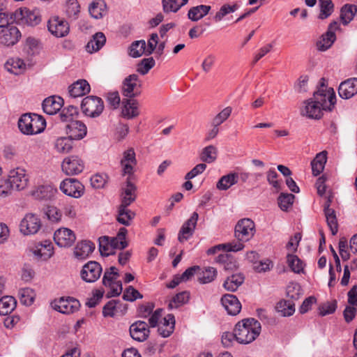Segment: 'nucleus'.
Segmentation results:
<instances>
[{
	"label": "nucleus",
	"mask_w": 357,
	"mask_h": 357,
	"mask_svg": "<svg viewBox=\"0 0 357 357\" xmlns=\"http://www.w3.org/2000/svg\"><path fill=\"white\" fill-rule=\"evenodd\" d=\"M94 244L89 241H82L75 248L74 255L78 259H84L93 251Z\"/></svg>",
	"instance_id": "nucleus-28"
},
{
	"label": "nucleus",
	"mask_w": 357,
	"mask_h": 357,
	"mask_svg": "<svg viewBox=\"0 0 357 357\" xmlns=\"http://www.w3.org/2000/svg\"><path fill=\"white\" fill-rule=\"evenodd\" d=\"M35 256L43 257L45 259L50 258L53 254V248L50 243L45 242V244H41V248L33 251Z\"/></svg>",
	"instance_id": "nucleus-60"
},
{
	"label": "nucleus",
	"mask_w": 357,
	"mask_h": 357,
	"mask_svg": "<svg viewBox=\"0 0 357 357\" xmlns=\"http://www.w3.org/2000/svg\"><path fill=\"white\" fill-rule=\"evenodd\" d=\"M66 133L71 139H81L87 132L86 126L79 121H72L66 126Z\"/></svg>",
	"instance_id": "nucleus-20"
},
{
	"label": "nucleus",
	"mask_w": 357,
	"mask_h": 357,
	"mask_svg": "<svg viewBox=\"0 0 357 357\" xmlns=\"http://www.w3.org/2000/svg\"><path fill=\"white\" fill-rule=\"evenodd\" d=\"M146 51V43L144 40H137L133 42L130 47L129 54L134 57L137 58L141 56Z\"/></svg>",
	"instance_id": "nucleus-52"
},
{
	"label": "nucleus",
	"mask_w": 357,
	"mask_h": 357,
	"mask_svg": "<svg viewBox=\"0 0 357 357\" xmlns=\"http://www.w3.org/2000/svg\"><path fill=\"white\" fill-rule=\"evenodd\" d=\"M47 218L52 222H58L61 220V213L55 206H48L45 211Z\"/></svg>",
	"instance_id": "nucleus-64"
},
{
	"label": "nucleus",
	"mask_w": 357,
	"mask_h": 357,
	"mask_svg": "<svg viewBox=\"0 0 357 357\" xmlns=\"http://www.w3.org/2000/svg\"><path fill=\"white\" fill-rule=\"evenodd\" d=\"M211 7L210 6L199 5L192 7L188 13V18L193 21L197 22L206 16L210 11Z\"/></svg>",
	"instance_id": "nucleus-34"
},
{
	"label": "nucleus",
	"mask_w": 357,
	"mask_h": 357,
	"mask_svg": "<svg viewBox=\"0 0 357 357\" xmlns=\"http://www.w3.org/2000/svg\"><path fill=\"white\" fill-rule=\"evenodd\" d=\"M217 275V271L213 267L206 268L202 273V275L199 278L200 283L206 284L215 280Z\"/></svg>",
	"instance_id": "nucleus-57"
},
{
	"label": "nucleus",
	"mask_w": 357,
	"mask_h": 357,
	"mask_svg": "<svg viewBox=\"0 0 357 357\" xmlns=\"http://www.w3.org/2000/svg\"><path fill=\"white\" fill-rule=\"evenodd\" d=\"M337 308V302L336 301H333L331 302H326L319 307V315L324 317L327 314H333Z\"/></svg>",
	"instance_id": "nucleus-62"
},
{
	"label": "nucleus",
	"mask_w": 357,
	"mask_h": 357,
	"mask_svg": "<svg viewBox=\"0 0 357 357\" xmlns=\"http://www.w3.org/2000/svg\"><path fill=\"white\" fill-rule=\"evenodd\" d=\"M122 115L128 119L137 117L139 114L138 102L133 98L123 99L122 101Z\"/></svg>",
	"instance_id": "nucleus-26"
},
{
	"label": "nucleus",
	"mask_w": 357,
	"mask_h": 357,
	"mask_svg": "<svg viewBox=\"0 0 357 357\" xmlns=\"http://www.w3.org/2000/svg\"><path fill=\"white\" fill-rule=\"evenodd\" d=\"M61 168L66 175H76L83 171L84 163L78 156L71 155L64 158Z\"/></svg>",
	"instance_id": "nucleus-10"
},
{
	"label": "nucleus",
	"mask_w": 357,
	"mask_h": 357,
	"mask_svg": "<svg viewBox=\"0 0 357 357\" xmlns=\"http://www.w3.org/2000/svg\"><path fill=\"white\" fill-rule=\"evenodd\" d=\"M232 109L231 107H227L219 112L212 121V126H219L224 123L231 115Z\"/></svg>",
	"instance_id": "nucleus-58"
},
{
	"label": "nucleus",
	"mask_w": 357,
	"mask_h": 357,
	"mask_svg": "<svg viewBox=\"0 0 357 357\" xmlns=\"http://www.w3.org/2000/svg\"><path fill=\"white\" fill-rule=\"evenodd\" d=\"M99 250L102 256H109L115 253L114 251H112L109 238L106 236L99 238Z\"/></svg>",
	"instance_id": "nucleus-55"
},
{
	"label": "nucleus",
	"mask_w": 357,
	"mask_h": 357,
	"mask_svg": "<svg viewBox=\"0 0 357 357\" xmlns=\"http://www.w3.org/2000/svg\"><path fill=\"white\" fill-rule=\"evenodd\" d=\"M47 28L52 35L58 38L66 36L70 29L68 22L59 17L50 18L47 23Z\"/></svg>",
	"instance_id": "nucleus-15"
},
{
	"label": "nucleus",
	"mask_w": 357,
	"mask_h": 357,
	"mask_svg": "<svg viewBox=\"0 0 357 357\" xmlns=\"http://www.w3.org/2000/svg\"><path fill=\"white\" fill-rule=\"evenodd\" d=\"M129 331L131 337L138 342L146 340L150 334L148 324L144 321H137L132 324Z\"/></svg>",
	"instance_id": "nucleus-17"
},
{
	"label": "nucleus",
	"mask_w": 357,
	"mask_h": 357,
	"mask_svg": "<svg viewBox=\"0 0 357 357\" xmlns=\"http://www.w3.org/2000/svg\"><path fill=\"white\" fill-rule=\"evenodd\" d=\"M80 13V6L77 0H68L66 5V14L71 21L78 19Z\"/></svg>",
	"instance_id": "nucleus-42"
},
{
	"label": "nucleus",
	"mask_w": 357,
	"mask_h": 357,
	"mask_svg": "<svg viewBox=\"0 0 357 357\" xmlns=\"http://www.w3.org/2000/svg\"><path fill=\"white\" fill-rule=\"evenodd\" d=\"M73 139L69 137H61L56 139L54 142V148L57 152L61 153H69L73 147Z\"/></svg>",
	"instance_id": "nucleus-41"
},
{
	"label": "nucleus",
	"mask_w": 357,
	"mask_h": 357,
	"mask_svg": "<svg viewBox=\"0 0 357 357\" xmlns=\"http://www.w3.org/2000/svg\"><path fill=\"white\" fill-rule=\"evenodd\" d=\"M275 309L282 317L291 316L295 311L294 303L291 301H279L275 306Z\"/></svg>",
	"instance_id": "nucleus-43"
},
{
	"label": "nucleus",
	"mask_w": 357,
	"mask_h": 357,
	"mask_svg": "<svg viewBox=\"0 0 357 357\" xmlns=\"http://www.w3.org/2000/svg\"><path fill=\"white\" fill-rule=\"evenodd\" d=\"M15 22L34 26L41 22V15L38 9L31 10L27 8H21L13 12Z\"/></svg>",
	"instance_id": "nucleus-4"
},
{
	"label": "nucleus",
	"mask_w": 357,
	"mask_h": 357,
	"mask_svg": "<svg viewBox=\"0 0 357 357\" xmlns=\"http://www.w3.org/2000/svg\"><path fill=\"white\" fill-rule=\"evenodd\" d=\"M57 189L51 185H40L32 192V196L38 200L47 201L54 197Z\"/></svg>",
	"instance_id": "nucleus-27"
},
{
	"label": "nucleus",
	"mask_w": 357,
	"mask_h": 357,
	"mask_svg": "<svg viewBox=\"0 0 357 357\" xmlns=\"http://www.w3.org/2000/svg\"><path fill=\"white\" fill-rule=\"evenodd\" d=\"M59 188L65 195L74 198L81 197L84 192V185L75 178L64 179Z\"/></svg>",
	"instance_id": "nucleus-8"
},
{
	"label": "nucleus",
	"mask_w": 357,
	"mask_h": 357,
	"mask_svg": "<svg viewBox=\"0 0 357 357\" xmlns=\"http://www.w3.org/2000/svg\"><path fill=\"white\" fill-rule=\"evenodd\" d=\"M287 294L291 301L298 300L303 294L301 287L298 283H290L287 288Z\"/></svg>",
	"instance_id": "nucleus-56"
},
{
	"label": "nucleus",
	"mask_w": 357,
	"mask_h": 357,
	"mask_svg": "<svg viewBox=\"0 0 357 357\" xmlns=\"http://www.w3.org/2000/svg\"><path fill=\"white\" fill-rule=\"evenodd\" d=\"M188 0H162L163 10L165 13L177 12Z\"/></svg>",
	"instance_id": "nucleus-44"
},
{
	"label": "nucleus",
	"mask_w": 357,
	"mask_h": 357,
	"mask_svg": "<svg viewBox=\"0 0 357 357\" xmlns=\"http://www.w3.org/2000/svg\"><path fill=\"white\" fill-rule=\"evenodd\" d=\"M341 98L349 99L357 93V78H351L342 82L338 89Z\"/></svg>",
	"instance_id": "nucleus-23"
},
{
	"label": "nucleus",
	"mask_w": 357,
	"mask_h": 357,
	"mask_svg": "<svg viewBox=\"0 0 357 357\" xmlns=\"http://www.w3.org/2000/svg\"><path fill=\"white\" fill-rule=\"evenodd\" d=\"M336 39L335 33L326 31L317 42L316 46L319 51H326L331 47Z\"/></svg>",
	"instance_id": "nucleus-37"
},
{
	"label": "nucleus",
	"mask_w": 357,
	"mask_h": 357,
	"mask_svg": "<svg viewBox=\"0 0 357 357\" xmlns=\"http://www.w3.org/2000/svg\"><path fill=\"white\" fill-rule=\"evenodd\" d=\"M295 196L290 193H281L278 197V205L281 210L287 211L293 205Z\"/></svg>",
	"instance_id": "nucleus-53"
},
{
	"label": "nucleus",
	"mask_w": 357,
	"mask_h": 357,
	"mask_svg": "<svg viewBox=\"0 0 357 357\" xmlns=\"http://www.w3.org/2000/svg\"><path fill=\"white\" fill-rule=\"evenodd\" d=\"M22 36L18 28L13 24L3 27L0 31V43L6 46L15 45Z\"/></svg>",
	"instance_id": "nucleus-14"
},
{
	"label": "nucleus",
	"mask_w": 357,
	"mask_h": 357,
	"mask_svg": "<svg viewBox=\"0 0 357 357\" xmlns=\"http://www.w3.org/2000/svg\"><path fill=\"white\" fill-rule=\"evenodd\" d=\"M326 154V151H321L317 154L316 157L311 162L312 171L314 176H317L323 172L327 160Z\"/></svg>",
	"instance_id": "nucleus-33"
},
{
	"label": "nucleus",
	"mask_w": 357,
	"mask_h": 357,
	"mask_svg": "<svg viewBox=\"0 0 357 357\" xmlns=\"http://www.w3.org/2000/svg\"><path fill=\"white\" fill-rule=\"evenodd\" d=\"M140 87L138 75H130L123 82L122 93L127 98H133L140 94Z\"/></svg>",
	"instance_id": "nucleus-9"
},
{
	"label": "nucleus",
	"mask_w": 357,
	"mask_h": 357,
	"mask_svg": "<svg viewBox=\"0 0 357 357\" xmlns=\"http://www.w3.org/2000/svg\"><path fill=\"white\" fill-rule=\"evenodd\" d=\"M327 225L333 235H335L338 231V223L335 210H328L324 212Z\"/></svg>",
	"instance_id": "nucleus-47"
},
{
	"label": "nucleus",
	"mask_w": 357,
	"mask_h": 357,
	"mask_svg": "<svg viewBox=\"0 0 357 357\" xmlns=\"http://www.w3.org/2000/svg\"><path fill=\"white\" fill-rule=\"evenodd\" d=\"M143 296L132 286H129L124 291L123 298L125 301L132 302L137 298H142Z\"/></svg>",
	"instance_id": "nucleus-63"
},
{
	"label": "nucleus",
	"mask_w": 357,
	"mask_h": 357,
	"mask_svg": "<svg viewBox=\"0 0 357 357\" xmlns=\"http://www.w3.org/2000/svg\"><path fill=\"white\" fill-rule=\"evenodd\" d=\"M135 215V213L130 209H128V207H123V205H119L116 220L119 223L129 226L130 221L134 218Z\"/></svg>",
	"instance_id": "nucleus-40"
},
{
	"label": "nucleus",
	"mask_w": 357,
	"mask_h": 357,
	"mask_svg": "<svg viewBox=\"0 0 357 357\" xmlns=\"http://www.w3.org/2000/svg\"><path fill=\"white\" fill-rule=\"evenodd\" d=\"M81 109L86 116L96 118L102 114L104 109L103 100L98 96H86L82 101Z\"/></svg>",
	"instance_id": "nucleus-5"
},
{
	"label": "nucleus",
	"mask_w": 357,
	"mask_h": 357,
	"mask_svg": "<svg viewBox=\"0 0 357 357\" xmlns=\"http://www.w3.org/2000/svg\"><path fill=\"white\" fill-rule=\"evenodd\" d=\"M102 267L95 261H90L86 264L81 271V278L86 282H94L101 275Z\"/></svg>",
	"instance_id": "nucleus-11"
},
{
	"label": "nucleus",
	"mask_w": 357,
	"mask_h": 357,
	"mask_svg": "<svg viewBox=\"0 0 357 357\" xmlns=\"http://www.w3.org/2000/svg\"><path fill=\"white\" fill-rule=\"evenodd\" d=\"M40 218L34 214L29 213L25 215L20 222V231L24 235L36 234L41 227Z\"/></svg>",
	"instance_id": "nucleus-12"
},
{
	"label": "nucleus",
	"mask_w": 357,
	"mask_h": 357,
	"mask_svg": "<svg viewBox=\"0 0 357 357\" xmlns=\"http://www.w3.org/2000/svg\"><path fill=\"white\" fill-rule=\"evenodd\" d=\"M261 324L254 318H248L238 321L234 328L236 341L241 344L253 342L261 333Z\"/></svg>",
	"instance_id": "nucleus-2"
},
{
	"label": "nucleus",
	"mask_w": 357,
	"mask_h": 357,
	"mask_svg": "<svg viewBox=\"0 0 357 357\" xmlns=\"http://www.w3.org/2000/svg\"><path fill=\"white\" fill-rule=\"evenodd\" d=\"M7 181L10 189L20 191L28 186L29 176L24 169L17 167L9 172Z\"/></svg>",
	"instance_id": "nucleus-6"
},
{
	"label": "nucleus",
	"mask_w": 357,
	"mask_h": 357,
	"mask_svg": "<svg viewBox=\"0 0 357 357\" xmlns=\"http://www.w3.org/2000/svg\"><path fill=\"white\" fill-rule=\"evenodd\" d=\"M89 12L93 18L101 19L107 13L106 3L104 0L93 1L89 6Z\"/></svg>",
	"instance_id": "nucleus-29"
},
{
	"label": "nucleus",
	"mask_w": 357,
	"mask_h": 357,
	"mask_svg": "<svg viewBox=\"0 0 357 357\" xmlns=\"http://www.w3.org/2000/svg\"><path fill=\"white\" fill-rule=\"evenodd\" d=\"M120 164L122 168V175L133 177L134 167L137 165V159L135 152L132 148L128 149L123 153Z\"/></svg>",
	"instance_id": "nucleus-13"
},
{
	"label": "nucleus",
	"mask_w": 357,
	"mask_h": 357,
	"mask_svg": "<svg viewBox=\"0 0 357 357\" xmlns=\"http://www.w3.org/2000/svg\"><path fill=\"white\" fill-rule=\"evenodd\" d=\"M132 177H128L126 181V185L122 187L121 203L123 207L129 206L134 202L137 197V187L132 182Z\"/></svg>",
	"instance_id": "nucleus-18"
},
{
	"label": "nucleus",
	"mask_w": 357,
	"mask_h": 357,
	"mask_svg": "<svg viewBox=\"0 0 357 357\" xmlns=\"http://www.w3.org/2000/svg\"><path fill=\"white\" fill-rule=\"evenodd\" d=\"M174 316L169 314L164 318L163 323L158 327V331L162 337H167L174 332Z\"/></svg>",
	"instance_id": "nucleus-31"
},
{
	"label": "nucleus",
	"mask_w": 357,
	"mask_h": 357,
	"mask_svg": "<svg viewBox=\"0 0 357 357\" xmlns=\"http://www.w3.org/2000/svg\"><path fill=\"white\" fill-rule=\"evenodd\" d=\"M75 239L74 232L68 228L59 229L54 234V240L60 247H70L74 243Z\"/></svg>",
	"instance_id": "nucleus-19"
},
{
	"label": "nucleus",
	"mask_w": 357,
	"mask_h": 357,
	"mask_svg": "<svg viewBox=\"0 0 357 357\" xmlns=\"http://www.w3.org/2000/svg\"><path fill=\"white\" fill-rule=\"evenodd\" d=\"M79 305V302L77 299L61 298L57 303L54 304V309L63 314H71L78 310Z\"/></svg>",
	"instance_id": "nucleus-22"
},
{
	"label": "nucleus",
	"mask_w": 357,
	"mask_h": 357,
	"mask_svg": "<svg viewBox=\"0 0 357 357\" xmlns=\"http://www.w3.org/2000/svg\"><path fill=\"white\" fill-rule=\"evenodd\" d=\"M287 263L291 271L296 273H300L303 271V265L302 261L294 255H287Z\"/></svg>",
	"instance_id": "nucleus-54"
},
{
	"label": "nucleus",
	"mask_w": 357,
	"mask_h": 357,
	"mask_svg": "<svg viewBox=\"0 0 357 357\" xmlns=\"http://www.w3.org/2000/svg\"><path fill=\"white\" fill-rule=\"evenodd\" d=\"M357 13V6L352 4H345L340 10V20L344 25H347Z\"/></svg>",
	"instance_id": "nucleus-38"
},
{
	"label": "nucleus",
	"mask_w": 357,
	"mask_h": 357,
	"mask_svg": "<svg viewBox=\"0 0 357 357\" xmlns=\"http://www.w3.org/2000/svg\"><path fill=\"white\" fill-rule=\"evenodd\" d=\"M190 298L189 292L185 291L176 294L169 303V308H177L179 306L188 303Z\"/></svg>",
	"instance_id": "nucleus-46"
},
{
	"label": "nucleus",
	"mask_w": 357,
	"mask_h": 357,
	"mask_svg": "<svg viewBox=\"0 0 357 357\" xmlns=\"http://www.w3.org/2000/svg\"><path fill=\"white\" fill-rule=\"evenodd\" d=\"M19 296L22 304L29 306L33 303L36 294L31 288H23L19 291Z\"/></svg>",
	"instance_id": "nucleus-45"
},
{
	"label": "nucleus",
	"mask_w": 357,
	"mask_h": 357,
	"mask_svg": "<svg viewBox=\"0 0 357 357\" xmlns=\"http://www.w3.org/2000/svg\"><path fill=\"white\" fill-rule=\"evenodd\" d=\"M119 274L114 266H111L107 269L104 273L102 283L105 286L112 285V283L119 277Z\"/></svg>",
	"instance_id": "nucleus-59"
},
{
	"label": "nucleus",
	"mask_w": 357,
	"mask_h": 357,
	"mask_svg": "<svg viewBox=\"0 0 357 357\" xmlns=\"http://www.w3.org/2000/svg\"><path fill=\"white\" fill-rule=\"evenodd\" d=\"M46 126L45 119L36 114H24L18 121L20 131L26 135H36L44 130Z\"/></svg>",
	"instance_id": "nucleus-3"
},
{
	"label": "nucleus",
	"mask_w": 357,
	"mask_h": 357,
	"mask_svg": "<svg viewBox=\"0 0 357 357\" xmlns=\"http://www.w3.org/2000/svg\"><path fill=\"white\" fill-rule=\"evenodd\" d=\"M217 158V149L209 145L205 147L201 153L200 158L203 162L211 163L215 160Z\"/></svg>",
	"instance_id": "nucleus-51"
},
{
	"label": "nucleus",
	"mask_w": 357,
	"mask_h": 357,
	"mask_svg": "<svg viewBox=\"0 0 357 357\" xmlns=\"http://www.w3.org/2000/svg\"><path fill=\"white\" fill-rule=\"evenodd\" d=\"M90 89V85L86 80L79 79L69 86L68 93L70 97L77 98L87 94Z\"/></svg>",
	"instance_id": "nucleus-25"
},
{
	"label": "nucleus",
	"mask_w": 357,
	"mask_h": 357,
	"mask_svg": "<svg viewBox=\"0 0 357 357\" xmlns=\"http://www.w3.org/2000/svg\"><path fill=\"white\" fill-rule=\"evenodd\" d=\"M238 8L237 4H234L233 6H230L229 4H224L220 8V10L216 13L214 19L216 22H220L222 20V18L227 15L234 12Z\"/></svg>",
	"instance_id": "nucleus-61"
},
{
	"label": "nucleus",
	"mask_w": 357,
	"mask_h": 357,
	"mask_svg": "<svg viewBox=\"0 0 357 357\" xmlns=\"http://www.w3.org/2000/svg\"><path fill=\"white\" fill-rule=\"evenodd\" d=\"M221 303L230 315L238 314L241 310V304L237 297L233 294H225L221 298Z\"/></svg>",
	"instance_id": "nucleus-21"
},
{
	"label": "nucleus",
	"mask_w": 357,
	"mask_h": 357,
	"mask_svg": "<svg viewBox=\"0 0 357 357\" xmlns=\"http://www.w3.org/2000/svg\"><path fill=\"white\" fill-rule=\"evenodd\" d=\"M198 218V213L197 212H193L190 218L183 223L178 236V240L179 242L183 243L188 240L193 235Z\"/></svg>",
	"instance_id": "nucleus-16"
},
{
	"label": "nucleus",
	"mask_w": 357,
	"mask_h": 357,
	"mask_svg": "<svg viewBox=\"0 0 357 357\" xmlns=\"http://www.w3.org/2000/svg\"><path fill=\"white\" fill-rule=\"evenodd\" d=\"M235 237L242 242L248 241L255 233V222L249 218L240 220L235 227Z\"/></svg>",
	"instance_id": "nucleus-7"
},
{
	"label": "nucleus",
	"mask_w": 357,
	"mask_h": 357,
	"mask_svg": "<svg viewBox=\"0 0 357 357\" xmlns=\"http://www.w3.org/2000/svg\"><path fill=\"white\" fill-rule=\"evenodd\" d=\"M320 6V14L319 18L326 19L333 12L334 5L331 0H319Z\"/></svg>",
	"instance_id": "nucleus-48"
},
{
	"label": "nucleus",
	"mask_w": 357,
	"mask_h": 357,
	"mask_svg": "<svg viewBox=\"0 0 357 357\" xmlns=\"http://www.w3.org/2000/svg\"><path fill=\"white\" fill-rule=\"evenodd\" d=\"M216 261L222 264L223 269L228 272L236 271L238 264L234 257L228 253L220 254L216 258Z\"/></svg>",
	"instance_id": "nucleus-30"
},
{
	"label": "nucleus",
	"mask_w": 357,
	"mask_h": 357,
	"mask_svg": "<svg viewBox=\"0 0 357 357\" xmlns=\"http://www.w3.org/2000/svg\"><path fill=\"white\" fill-rule=\"evenodd\" d=\"M78 115L77 107L73 105H69L64 107L59 114L60 119L63 122H70L73 119Z\"/></svg>",
	"instance_id": "nucleus-49"
},
{
	"label": "nucleus",
	"mask_w": 357,
	"mask_h": 357,
	"mask_svg": "<svg viewBox=\"0 0 357 357\" xmlns=\"http://www.w3.org/2000/svg\"><path fill=\"white\" fill-rule=\"evenodd\" d=\"M244 279L241 273L233 274L224 282L223 287L227 291H235L243 283Z\"/></svg>",
	"instance_id": "nucleus-35"
},
{
	"label": "nucleus",
	"mask_w": 357,
	"mask_h": 357,
	"mask_svg": "<svg viewBox=\"0 0 357 357\" xmlns=\"http://www.w3.org/2000/svg\"><path fill=\"white\" fill-rule=\"evenodd\" d=\"M155 65L153 57L144 58L137 64V72L142 75H146Z\"/></svg>",
	"instance_id": "nucleus-50"
},
{
	"label": "nucleus",
	"mask_w": 357,
	"mask_h": 357,
	"mask_svg": "<svg viewBox=\"0 0 357 357\" xmlns=\"http://www.w3.org/2000/svg\"><path fill=\"white\" fill-rule=\"evenodd\" d=\"M63 104V100L59 96H50L45 98L43 102L44 112L53 115L59 112Z\"/></svg>",
	"instance_id": "nucleus-24"
},
{
	"label": "nucleus",
	"mask_w": 357,
	"mask_h": 357,
	"mask_svg": "<svg viewBox=\"0 0 357 357\" xmlns=\"http://www.w3.org/2000/svg\"><path fill=\"white\" fill-rule=\"evenodd\" d=\"M17 302L14 297L6 296L0 298V315L10 313L16 307Z\"/></svg>",
	"instance_id": "nucleus-39"
},
{
	"label": "nucleus",
	"mask_w": 357,
	"mask_h": 357,
	"mask_svg": "<svg viewBox=\"0 0 357 357\" xmlns=\"http://www.w3.org/2000/svg\"><path fill=\"white\" fill-rule=\"evenodd\" d=\"M106 37L102 32L96 33L86 45V50L89 53L98 51L105 45Z\"/></svg>",
	"instance_id": "nucleus-32"
},
{
	"label": "nucleus",
	"mask_w": 357,
	"mask_h": 357,
	"mask_svg": "<svg viewBox=\"0 0 357 357\" xmlns=\"http://www.w3.org/2000/svg\"><path fill=\"white\" fill-rule=\"evenodd\" d=\"M238 175L236 173H230L222 176L216 184V188L220 190H227L231 186L238 183Z\"/></svg>",
	"instance_id": "nucleus-36"
},
{
	"label": "nucleus",
	"mask_w": 357,
	"mask_h": 357,
	"mask_svg": "<svg viewBox=\"0 0 357 357\" xmlns=\"http://www.w3.org/2000/svg\"><path fill=\"white\" fill-rule=\"evenodd\" d=\"M336 97L335 93H321L314 92L313 98L306 100L304 109L301 111L303 115L310 119H320L322 110L331 111L335 104Z\"/></svg>",
	"instance_id": "nucleus-1"
}]
</instances>
